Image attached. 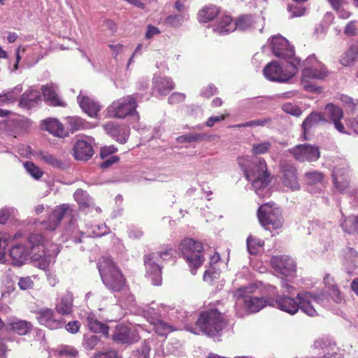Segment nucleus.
Returning <instances> with one entry per match:
<instances>
[{"instance_id":"nucleus-64","label":"nucleus","mask_w":358,"mask_h":358,"mask_svg":"<svg viewBox=\"0 0 358 358\" xmlns=\"http://www.w3.org/2000/svg\"><path fill=\"white\" fill-rule=\"evenodd\" d=\"M93 358H120L115 350H109L106 352H99L94 356Z\"/></svg>"},{"instance_id":"nucleus-48","label":"nucleus","mask_w":358,"mask_h":358,"mask_svg":"<svg viewBox=\"0 0 358 358\" xmlns=\"http://www.w3.org/2000/svg\"><path fill=\"white\" fill-rule=\"evenodd\" d=\"M188 18L187 13L171 15L166 18V23L173 27H179Z\"/></svg>"},{"instance_id":"nucleus-38","label":"nucleus","mask_w":358,"mask_h":358,"mask_svg":"<svg viewBox=\"0 0 358 358\" xmlns=\"http://www.w3.org/2000/svg\"><path fill=\"white\" fill-rule=\"evenodd\" d=\"M40 97L41 93L38 90L31 88L23 94L20 101V105L24 107H30L32 103L36 102Z\"/></svg>"},{"instance_id":"nucleus-19","label":"nucleus","mask_w":358,"mask_h":358,"mask_svg":"<svg viewBox=\"0 0 358 358\" xmlns=\"http://www.w3.org/2000/svg\"><path fill=\"white\" fill-rule=\"evenodd\" d=\"M78 103L82 110L91 117L97 116L101 106L94 98L81 91L77 97Z\"/></svg>"},{"instance_id":"nucleus-3","label":"nucleus","mask_w":358,"mask_h":358,"mask_svg":"<svg viewBox=\"0 0 358 358\" xmlns=\"http://www.w3.org/2000/svg\"><path fill=\"white\" fill-rule=\"evenodd\" d=\"M29 251L22 244L15 245L10 251L13 264L20 266L23 265L27 257L30 255L36 266L45 269V238L42 234H34L29 236Z\"/></svg>"},{"instance_id":"nucleus-14","label":"nucleus","mask_w":358,"mask_h":358,"mask_svg":"<svg viewBox=\"0 0 358 358\" xmlns=\"http://www.w3.org/2000/svg\"><path fill=\"white\" fill-rule=\"evenodd\" d=\"M272 268L285 276H292L296 273V262L287 255H276L271 259Z\"/></svg>"},{"instance_id":"nucleus-1","label":"nucleus","mask_w":358,"mask_h":358,"mask_svg":"<svg viewBox=\"0 0 358 358\" xmlns=\"http://www.w3.org/2000/svg\"><path fill=\"white\" fill-rule=\"evenodd\" d=\"M282 295H278L275 299L271 298L269 306L280 309L291 315L298 313L300 309L310 317L318 315L320 307L323 306V295L315 294L309 292L297 294L296 298L292 296L294 287L287 281H282Z\"/></svg>"},{"instance_id":"nucleus-28","label":"nucleus","mask_w":358,"mask_h":358,"mask_svg":"<svg viewBox=\"0 0 358 358\" xmlns=\"http://www.w3.org/2000/svg\"><path fill=\"white\" fill-rule=\"evenodd\" d=\"M46 131L53 136L64 138L69 136L63 124L56 118L46 119Z\"/></svg>"},{"instance_id":"nucleus-37","label":"nucleus","mask_w":358,"mask_h":358,"mask_svg":"<svg viewBox=\"0 0 358 358\" xmlns=\"http://www.w3.org/2000/svg\"><path fill=\"white\" fill-rule=\"evenodd\" d=\"M9 324L11 329L19 335H25L28 334L31 329V324L25 320L15 319L12 321L10 320Z\"/></svg>"},{"instance_id":"nucleus-16","label":"nucleus","mask_w":358,"mask_h":358,"mask_svg":"<svg viewBox=\"0 0 358 358\" xmlns=\"http://www.w3.org/2000/svg\"><path fill=\"white\" fill-rule=\"evenodd\" d=\"M315 349L322 351L324 358H343L344 350L338 347L336 343L325 338L317 339L313 344Z\"/></svg>"},{"instance_id":"nucleus-47","label":"nucleus","mask_w":358,"mask_h":358,"mask_svg":"<svg viewBox=\"0 0 358 358\" xmlns=\"http://www.w3.org/2000/svg\"><path fill=\"white\" fill-rule=\"evenodd\" d=\"M75 200L82 207H87L90 205V199L87 192L83 189H77L73 194Z\"/></svg>"},{"instance_id":"nucleus-12","label":"nucleus","mask_w":358,"mask_h":358,"mask_svg":"<svg viewBox=\"0 0 358 358\" xmlns=\"http://www.w3.org/2000/svg\"><path fill=\"white\" fill-rule=\"evenodd\" d=\"M258 219L266 229L272 230L282 226L281 210L270 203L262 205L257 212Z\"/></svg>"},{"instance_id":"nucleus-40","label":"nucleus","mask_w":358,"mask_h":358,"mask_svg":"<svg viewBox=\"0 0 358 358\" xmlns=\"http://www.w3.org/2000/svg\"><path fill=\"white\" fill-rule=\"evenodd\" d=\"M341 226L346 233H357L358 234V215L345 217Z\"/></svg>"},{"instance_id":"nucleus-46","label":"nucleus","mask_w":358,"mask_h":358,"mask_svg":"<svg viewBox=\"0 0 358 358\" xmlns=\"http://www.w3.org/2000/svg\"><path fill=\"white\" fill-rule=\"evenodd\" d=\"M271 148V143L269 141L255 143L252 145V153L257 156L264 155L269 151Z\"/></svg>"},{"instance_id":"nucleus-61","label":"nucleus","mask_w":358,"mask_h":358,"mask_svg":"<svg viewBox=\"0 0 358 358\" xmlns=\"http://www.w3.org/2000/svg\"><path fill=\"white\" fill-rule=\"evenodd\" d=\"M116 151L117 148L113 145L105 146L101 149L100 156L101 159H104Z\"/></svg>"},{"instance_id":"nucleus-50","label":"nucleus","mask_w":358,"mask_h":358,"mask_svg":"<svg viewBox=\"0 0 358 358\" xmlns=\"http://www.w3.org/2000/svg\"><path fill=\"white\" fill-rule=\"evenodd\" d=\"M206 136H207L204 134L192 133L180 136L177 138V140L179 143L198 142L203 140Z\"/></svg>"},{"instance_id":"nucleus-25","label":"nucleus","mask_w":358,"mask_h":358,"mask_svg":"<svg viewBox=\"0 0 358 358\" xmlns=\"http://www.w3.org/2000/svg\"><path fill=\"white\" fill-rule=\"evenodd\" d=\"M325 113L329 117L334 124L336 129L340 133H347L345 126L341 122L343 116V110L333 103H329L325 107Z\"/></svg>"},{"instance_id":"nucleus-63","label":"nucleus","mask_w":358,"mask_h":358,"mask_svg":"<svg viewBox=\"0 0 358 358\" xmlns=\"http://www.w3.org/2000/svg\"><path fill=\"white\" fill-rule=\"evenodd\" d=\"M18 285L21 289H28L32 287L33 281L31 280L29 277L21 278L19 280Z\"/></svg>"},{"instance_id":"nucleus-36","label":"nucleus","mask_w":358,"mask_h":358,"mask_svg":"<svg viewBox=\"0 0 358 358\" xmlns=\"http://www.w3.org/2000/svg\"><path fill=\"white\" fill-rule=\"evenodd\" d=\"M150 323L153 326V329L159 336H166L170 332L176 330L173 326L159 319H153Z\"/></svg>"},{"instance_id":"nucleus-24","label":"nucleus","mask_w":358,"mask_h":358,"mask_svg":"<svg viewBox=\"0 0 358 358\" xmlns=\"http://www.w3.org/2000/svg\"><path fill=\"white\" fill-rule=\"evenodd\" d=\"M282 182L284 187L295 191L300 188L296 169L291 165H285L282 168Z\"/></svg>"},{"instance_id":"nucleus-35","label":"nucleus","mask_w":358,"mask_h":358,"mask_svg":"<svg viewBox=\"0 0 358 358\" xmlns=\"http://www.w3.org/2000/svg\"><path fill=\"white\" fill-rule=\"evenodd\" d=\"M20 124L18 117L8 118L0 122V131L15 134L19 131Z\"/></svg>"},{"instance_id":"nucleus-32","label":"nucleus","mask_w":358,"mask_h":358,"mask_svg":"<svg viewBox=\"0 0 358 358\" xmlns=\"http://www.w3.org/2000/svg\"><path fill=\"white\" fill-rule=\"evenodd\" d=\"M345 259V271L348 273H353L358 262V252L352 248H347L343 251Z\"/></svg>"},{"instance_id":"nucleus-39","label":"nucleus","mask_w":358,"mask_h":358,"mask_svg":"<svg viewBox=\"0 0 358 358\" xmlns=\"http://www.w3.org/2000/svg\"><path fill=\"white\" fill-rule=\"evenodd\" d=\"M326 119L324 117V115L321 113H310L303 121L302 127L304 131V133L311 128L312 127L316 125L317 124L325 122Z\"/></svg>"},{"instance_id":"nucleus-7","label":"nucleus","mask_w":358,"mask_h":358,"mask_svg":"<svg viewBox=\"0 0 358 358\" xmlns=\"http://www.w3.org/2000/svg\"><path fill=\"white\" fill-rule=\"evenodd\" d=\"M98 268L102 282L113 292H120L125 286V278L113 260L102 257L98 262Z\"/></svg>"},{"instance_id":"nucleus-57","label":"nucleus","mask_w":358,"mask_h":358,"mask_svg":"<svg viewBox=\"0 0 358 358\" xmlns=\"http://www.w3.org/2000/svg\"><path fill=\"white\" fill-rule=\"evenodd\" d=\"M60 252V246L56 243L48 245V249L46 250V259L48 257L55 258Z\"/></svg>"},{"instance_id":"nucleus-20","label":"nucleus","mask_w":358,"mask_h":358,"mask_svg":"<svg viewBox=\"0 0 358 358\" xmlns=\"http://www.w3.org/2000/svg\"><path fill=\"white\" fill-rule=\"evenodd\" d=\"M73 151L76 159L87 161L94 155L92 140H78L73 146Z\"/></svg>"},{"instance_id":"nucleus-30","label":"nucleus","mask_w":358,"mask_h":358,"mask_svg":"<svg viewBox=\"0 0 358 358\" xmlns=\"http://www.w3.org/2000/svg\"><path fill=\"white\" fill-rule=\"evenodd\" d=\"M73 296L72 293L67 292L58 301L55 306L57 312L61 315H69L71 313L73 308Z\"/></svg>"},{"instance_id":"nucleus-11","label":"nucleus","mask_w":358,"mask_h":358,"mask_svg":"<svg viewBox=\"0 0 358 358\" xmlns=\"http://www.w3.org/2000/svg\"><path fill=\"white\" fill-rule=\"evenodd\" d=\"M138 95H128L114 101L108 108L109 116L117 118H124L133 115L136 119H139L136 113Z\"/></svg>"},{"instance_id":"nucleus-56","label":"nucleus","mask_w":358,"mask_h":358,"mask_svg":"<svg viewBox=\"0 0 358 358\" xmlns=\"http://www.w3.org/2000/svg\"><path fill=\"white\" fill-rule=\"evenodd\" d=\"M15 209L13 208H3L0 209V224H3L6 222L10 215L14 213Z\"/></svg>"},{"instance_id":"nucleus-58","label":"nucleus","mask_w":358,"mask_h":358,"mask_svg":"<svg viewBox=\"0 0 358 358\" xmlns=\"http://www.w3.org/2000/svg\"><path fill=\"white\" fill-rule=\"evenodd\" d=\"M80 328V323L77 320L68 322L65 325V329L70 334H75L78 333Z\"/></svg>"},{"instance_id":"nucleus-9","label":"nucleus","mask_w":358,"mask_h":358,"mask_svg":"<svg viewBox=\"0 0 358 358\" xmlns=\"http://www.w3.org/2000/svg\"><path fill=\"white\" fill-rule=\"evenodd\" d=\"M301 61L295 58L294 61H288L284 66H280L278 62H271L264 69V75L269 80L286 83L292 78L298 71V65Z\"/></svg>"},{"instance_id":"nucleus-59","label":"nucleus","mask_w":358,"mask_h":358,"mask_svg":"<svg viewBox=\"0 0 358 358\" xmlns=\"http://www.w3.org/2000/svg\"><path fill=\"white\" fill-rule=\"evenodd\" d=\"M185 99V95L182 93L174 92L169 97L170 104H176L182 102Z\"/></svg>"},{"instance_id":"nucleus-52","label":"nucleus","mask_w":358,"mask_h":358,"mask_svg":"<svg viewBox=\"0 0 358 358\" xmlns=\"http://www.w3.org/2000/svg\"><path fill=\"white\" fill-rule=\"evenodd\" d=\"M60 358H76L78 355V351L71 346H62L59 351Z\"/></svg>"},{"instance_id":"nucleus-45","label":"nucleus","mask_w":358,"mask_h":358,"mask_svg":"<svg viewBox=\"0 0 358 358\" xmlns=\"http://www.w3.org/2000/svg\"><path fill=\"white\" fill-rule=\"evenodd\" d=\"M358 57V53L353 48H350L344 52L340 59L342 65L350 66L352 65Z\"/></svg>"},{"instance_id":"nucleus-4","label":"nucleus","mask_w":358,"mask_h":358,"mask_svg":"<svg viewBox=\"0 0 358 358\" xmlns=\"http://www.w3.org/2000/svg\"><path fill=\"white\" fill-rule=\"evenodd\" d=\"M238 163L244 171L245 177L252 182L257 194L259 190L267 187L269 183V174L266 162L262 158L243 156L238 158Z\"/></svg>"},{"instance_id":"nucleus-2","label":"nucleus","mask_w":358,"mask_h":358,"mask_svg":"<svg viewBox=\"0 0 358 358\" xmlns=\"http://www.w3.org/2000/svg\"><path fill=\"white\" fill-rule=\"evenodd\" d=\"M259 288L255 284L241 287L234 292L236 299V315L242 317L248 313H255L269 306L271 298L259 296Z\"/></svg>"},{"instance_id":"nucleus-22","label":"nucleus","mask_w":358,"mask_h":358,"mask_svg":"<svg viewBox=\"0 0 358 358\" xmlns=\"http://www.w3.org/2000/svg\"><path fill=\"white\" fill-rule=\"evenodd\" d=\"M106 132L120 143L127 142L130 130L125 126H120L113 122H108L103 125Z\"/></svg>"},{"instance_id":"nucleus-49","label":"nucleus","mask_w":358,"mask_h":358,"mask_svg":"<svg viewBox=\"0 0 358 358\" xmlns=\"http://www.w3.org/2000/svg\"><path fill=\"white\" fill-rule=\"evenodd\" d=\"M22 87L20 85L16 86L13 90L6 92L3 94H0V99L3 98V102H15L17 100L18 95L21 93Z\"/></svg>"},{"instance_id":"nucleus-33","label":"nucleus","mask_w":358,"mask_h":358,"mask_svg":"<svg viewBox=\"0 0 358 358\" xmlns=\"http://www.w3.org/2000/svg\"><path fill=\"white\" fill-rule=\"evenodd\" d=\"M66 131L73 133L78 130L85 129L88 127V123L78 116L68 117L66 119Z\"/></svg>"},{"instance_id":"nucleus-51","label":"nucleus","mask_w":358,"mask_h":358,"mask_svg":"<svg viewBox=\"0 0 358 358\" xmlns=\"http://www.w3.org/2000/svg\"><path fill=\"white\" fill-rule=\"evenodd\" d=\"M100 342V338L96 335H85L83 345L87 350H93Z\"/></svg>"},{"instance_id":"nucleus-17","label":"nucleus","mask_w":358,"mask_h":358,"mask_svg":"<svg viewBox=\"0 0 358 358\" xmlns=\"http://www.w3.org/2000/svg\"><path fill=\"white\" fill-rule=\"evenodd\" d=\"M74 215L75 211L69 205L63 204L57 206L52 213L49 215L48 222L46 223V229H55L62 218H71Z\"/></svg>"},{"instance_id":"nucleus-54","label":"nucleus","mask_w":358,"mask_h":358,"mask_svg":"<svg viewBox=\"0 0 358 358\" xmlns=\"http://www.w3.org/2000/svg\"><path fill=\"white\" fill-rule=\"evenodd\" d=\"M282 108L285 113L295 117H299L302 113V111L299 106L291 103L283 104Z\"/></svg>"},{"instance_id":"nucleus-27","label":"nucleus","mask_w":358,"mask_h":358,"mask_svg":"<svg viewBox=\"0 0 358 358\" xmlns=\"http://www.w3.org/2000/svg\"><path fill=\"white\" fill-rule=\"evenodd\" d=\"M236 29V22H233L230 15L222 16L218 23L213 27V31L220 34H227Z\"/></svg>"},{"instance_id":"nucleus-62","label":"nucleus","mask_w":358,"mask_h":358,"mask_svg":"<svg viewBox=\"0 0 358 358\" xmlns=\"http://www.w3.org/2000/svg\"><path fill=\"white\" fill-rule=\"evenodd\" d=\"M143 235V232L135 227H130L128 230V236L131 239H138Z\"/></svg>"},{"instance_id":"nucleus-34","label":"nucleus","mask_w":358,"mask_h":358,"mask_svg":"<svg viewBox=\"0 0 358 358\" xmlns=\"http://www.w3.org/2000/svg\"><path fill=\"white\" fill-rule=\"evenodd\" d=\"M220 10L216 6H206L201 8L198 14L199 21L208 22L213 20L219 13Z\"/></svg>"},{"instance_id":"nucleus-44","label":"nucleus","mask_w":358,"mask_h":358,"mask_svg":"<svg viewBox=\"0 0 358 358\" xmlns=\"http://www.w3.org/2000/svg\"><path fill=\"white\" fill-rule=\"evenodd\" d=\"M305 180L310 185L322 184L324 175L318 171H309L305 173Z\"/></svg>"},{"instance_id":"nucleus-23","label":"nucleus","mask_w":358,"mask_h":358,"mask_svg":"<svg viewBox=\"0 0 358 358\" xmlns=\"http://www.w3.org/2000/svg\"><path fill=\"white\" fill-rule=\"evenodd\" d=\"M46 103L54 107L66 106V103L60 96L58 85L52 81L46 83Z\"/></svg>"},{"instance_id":"nucleus-29","label":"nucleus","mask_w":358,"mask_h":358,"mask_svg":"<svg viewBox=\"0 0 358 358\" xmlns=\"http://www.w3.org/2000/svg\"><path fill=\"white\" fill-rule=\"evenodd\" d=\"M86 322L89 329L93 332L102 333L106 337L108 336V327L105 324L98 320L92 313H88L86 317Z\"/></svg>"},{"instance_id":"nucleus-31","label":"nucleus","mask_w":358,"mask_h":358,"mask_svg":"<svg viewBox=\"0 0 358 358\" xmlns=\"http://www.w3.org/2000/svg\"><path fill=\"white\" fill-rule=\"evenodd\" d=\"M153 85L159 94L162 96H166L174 88V83L171 78L166 77L155 76Z\"/></svg>"},{"instance_id":"nucleus-53","label":"nucleus","mask_w":358,"mask_h":358,"mask_svg":"<svg viewBox=\"0 0 358 358\" xmlns=\"http://www.w3.org/2000/svg\"><path fill=\"white\" fill-rule=\"evenodd\" d=\"M24 167L26 171L35 179H39L43 176V171L31 162H26L24 163Z\"/></svg>"},{"instance_id":"nucleus-18","label":"nucleus","mask_w":358,"mask_h":358,"mask_svg":"<svg viewBox=\"0 0 358 358\" xmlns=\"http://www.w3.org/2000/svg\"><path fill=\"white\" fill-rule=\"evenodd\" d=\"M264 24V18L260 16L242 15L236 21V29L241 31L258 29L260 33L263 31Z\"/></svg>"},{"instance_id":"nucleus-60","label":"nucleus","mask_w":358,"mask_h":358,"mask_svg":"<svg viewBox=\"0 0 358 358\" xmlns=\"http://www.w3.org/2000/svg\"><path fill=\"white\" fill-rule=\"evenodd\" d=\"M329 292L331 298L334 302L336 303H341L342 302L343 297L338 287H334V289H329Z\"/></svg>"},{"instance_id":"nucleus-43","label":"nucleus","mask_w":358,"mask_h":358,"mask_svg":"<svg viewBox=\"0 0 358 358\" xmlns=\"http://www.w3.org/2000/svg\"><path fill=\"white\" fill-rule=\"evenodd\" d=\"M109 229L105 224H94L88 228L86 234L88 236L101 237L108 234Z\"/></svg>"},{"instance_id":"nucleus-55","label":"nucleus","mask_w":358,"mask_h":358,"mask_svg":"<svg viewBox=\"0 0 358 358\" xmlns=\"http://www.w3.org/2000/svg\"><path fill=\"white\" fill-rule=\"evenodd\" d=\"M10 236L6 233H0V263H4L6 261V255L4 249L7 245V241Z\"/></svg>"},{"instance_id":"nucleus-42","label":"nucleus","mask_w":358,"mask_h":358,"mask_svg":"<svg viewBox=\"0 0 358 358\" xmlns=\"http://www.w3.org/2000/svg\"><path fill=\"white\" fill-rule=\"evenodd\" d=\"M64 324L63 320H58L53 317L51 310L46 308V328L50 329H57L62 328Z\"/></svg>"},{"instance_id":"nucleus-13","label":"nucleus","mask_w":358,"mask_h":358,"mask_svg":"<svg viewBox=\"0 0 358 358\" xmlns=\"http://www.w3.org/2000/svg\"><path fill=\"white\" fill-rule=\"evenodd\" d=\"M271 45L274 55L277 57L294 61V50L288 41L282 36H273L271 41Z\"/></svg>"},{"instance_id":"nucleus-10","label":"nucleus","mask_w":358,"mask_h":358,"mask_svg":"<svg viewBox=\"0 0 358 358\" xmlns=\"http://www.w3.org/2000/svg\"><path fill=\"white\" fill-rule=\"evenodd\" d=\"M171 250L152 252L145 255L144 264L145 267V277L150 280L153 285H159L162 283L161 260H166L171 255Z\"/></svg>"},{"instance_id":"nucleus-26","label":"nucleus","mask_w":358,"mask_h":358,"mask_svg":"<svg viewBox=\"0 0 358 358\" xmlns=\"http://www.w3.org/2000/svg\"><path fill=\"white\" fill-rule=\"evenodd\" d=\"M335 187L339 192H344L349 185V176L345 169L335 168L332 173Z\"/></svg>"},{"instance_id":"nucleus-5","label":"nucleus","mask_w":358,"mask_h":358,"mask_svg":"<svg viewBox=\"0 0 358 358\" xmlns=\"http://www.w3.org/2000/svg\"><path fill=\"white\" fill-rule=\"evenodd\" d=\"M224 326L225 322L221 313L216 309H212L201 313L194 327L186 325L185 329L194 334H199L201 332L208 336H215L223 329Z\"/></svg>"},{"instance_id":"nucleus-41","label":"nucleus","mask_w":358,"mask_h":358,"mask_svg":"<svg viewBox=\"0 0 358 358\" xmlns=\"http://www.w3.org/2000/svg\"><path fill=\"white\" fill-rule=\"evenodd\" d=\"M264 241L260 238L249 236L247 239L248 251L250 255H256L262 248Z\"/></svg>"},{"instance_id":"nucleus-21","label":"nucleus","mask_w":358,"mask_h":358,"mask_svg":"<svg viewBox=\"0 0 358 358\" xmlns=\"http://www.w3.org/2000/svg\"><path fill=\"white\" fill-rule=\"evenodd\" d=\"M113 339L120 343L131 344L139 339V336L135 330L123 325H118L115 328L113 335Z\"/></svg>"},{"instance_id":"nucleus-8","label":"nucleus","mask_w":358,"mask_h":358,"mask_svg":"<svg viewBox=\"0 0 358 358\" xmlns=\"http://www.w3.org/2000/svg\"><path fill=\"white\" fill-rule=\"evenodd\" d=\"M178 249L190 267L191 273L195 275L197 268L204 262L203 243L193 238H185L180 241Z\"/></svg>"},{"instance_id":"nucleus-6","label":"nucleus","mask_w":358,"mask_h":358,"mask_svg":"<svg viewBox=\"0 0 358 358\" xmlns=\"http://www.w3.org/2000/svg\"><path fill=\"white\" fill-rule=\"evenodd\" d=\"M302 65L301 84L303 89L308 92H316L317 87L310 80L325 79L329 75V71L315 55H309Z\"/></svg>"},{"instance_id":"nucleus-15","label":"nucleus","mask_w":358,"mask_h":358,"mask_svg":"<svg viewBox=\"0 0 358 358\" xmlns=\"http://www.w3.org/2000/svg\"><path fill=\"white\" fill-rule=\"evenodd\" d=\"M289 151L296 160L301 162H314L320 156L318 148L309 144L297 145Z\"/></svg>"}]
</instances>
